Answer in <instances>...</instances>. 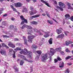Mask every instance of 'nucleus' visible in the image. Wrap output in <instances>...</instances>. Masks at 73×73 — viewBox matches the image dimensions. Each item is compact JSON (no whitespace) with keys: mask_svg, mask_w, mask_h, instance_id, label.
Masks as SVG:
<instances>
[{"mask_svg":"<svg viewBox=\"0 0 73 73\" xmlns=\"http://www.w3.org/2000/svg\"><path fill=\"white\" fill-rule=\"evenodd\" d=\"M70 19L71 21H73V16H72L71 17Z\"/></svg>","mask_w":73,"mask_h":73,"instance_id":"52","label":"nucleus"},{"mask_svg":"<svg viewBox=\"0 0 73 73\" xmlns=\"http://www.w3.org/2000/svg\"><path fill=\"white\" fill-rule=\"evenodd\" d=\"M11 20L12 21H14V20H15V18H13V17H12L11 18Z\"/></svg>","mask_w":73,"mask_h":73,"instance_id":"58","label":"nucleus"},{"mask_svg":"<svg viewBox=\"0 0 73 73\" xmlns=\"http://www.w3.org/2000/svg\"><path fill=\"white\" fill-rule=\"evenodd\" d=\"M56 32L58 35H60L61 33H62V31L60 29H56Z\"/></svg>","mask_w":73,"mask_h":73,"instance_id":"18","label":"nucleus"},{"mask_svg":"<svg viewBox=\"0 0 73 73\" xmlns=\"http://www.w3.org/2000/svg\"><path fill=\"white\" fill-rule=\"evenodd\" d=\"M7 24V22L6 21H3L2 23V25H6Z\"/></svg>","mask_w":73,"mask_h":73,"instance_id":"27","label":"nucleus"},{"mask_svg":"<svg viewBox=\"0 0 73 73\" xmlns=\"http://www.w3.org/2000/svg\"><path fill=\"white\" fill-rule=\"evenodd\" d=\"M68 41V42H69V44H72L73 42H72V41H71L69 40Z\"/></svg>","mask_w":73,"mask_h":73,"instance_id":"56","label":"nucleus"},{"mask_svg":"<svg viewBox=\"0 0 73 73\" xmlns=\"http://www.w3.org/2000/svg\"><path fill=\"white\" fill-rule=\"evenodd\" d=\"M20 53L21 54H25V55H26L27 53H29L28 54H29L28 56L29 58H30L31 59L32 58L31 56L32 55V52L28 51V50L26 48H25L24 50H22L20 52Z\"/></svg>","mask_w":73,"mask_h":73,"instance_id":"1","label":"nucleus"},{"mask_svg":"<svg viewBox=\"0 0 73 73\" xmlns=\"http://www.w3.org/2000/svg\"><path fill=\"white\" fill-rule=\"evenodd\" d=\"M30 9L31 10V11H32L33 10V7H30Z\"/></svg>","mask_w":73,"mask_h":73,"instance_id":"64","label":"nucleus"},{"mask_svg":"<svg viewBox=\"0 0 73 73\" xmlns=\"http://www.w3.org/2000/svg\"><path fill=\"white\" fill-rule=\"evenodd\" d=\"M67 5L68 6V9H72L73 10V7H72L70 5V3L69 2H67Z\"/></svg>","mask_w":73,"mask_h":73,"instance_id":"11","label":"nucleus"},{"mask_svg":"<svg viewBox=\"0 0 73 73\" xmlns=\"http://www.w3.org/2000/svg\"><path fill=\"white\" fill-rule=\"evenodd\" d=\"M9 54H13V58H15V52L13 51V49L11 48L9 49Z\"/></svg>","mask_w":73,"mask_h":73,"instance_id":"5","label":"nucleus"},{"mask_svg":"<svg viewBox=\"0 0 73 73\" xmlns=\"http://www.w3.org/2000/svg\"><path fill=\"white\" fill-rule=\"evenodd\" d=\"M50 53H51V54H49L50 56H53L54 55V52H55V50L53 48H50Z\"/></svg>","mask_w":73,"mask_h":73,"instance_id":"6","label":"nucleus"},{"mask_svg":"<svg viewBox=\"0 0 73 73\" xmlns=\"http://www.w3.org/2000/svg\"><path fill=\"white\" fill-rule=\"evenodd\" d=\"M57 59L58 61H61V59L58 56L57 57Z\"/></svg>","mask_w":73,"mask_h":73,"instance_id":"50","label":"nucleus"},{"mask_svg":"<svg viewBox=\"0 0 73 73\" xmlns=\"http://www.w3.org/2000/svg\"><path fill=\"white\" fill-rule=\"evenodd\" d=\"M32 48H34V49H36V48H37V46L34 44L32 45Z\"/></svg>","mask_w":73,"mask_h":73,"instance_id":"26","label":"nucleus"},{"mask_svg":"<svg viewBox=\"0 0 73 73\" xmlns=\"http://www.w3.org/2000/svg\"><path fill=\"white\" fill-rule=\"evenodd\" d=\"M64 37V35L61 34L60 35H58L56 37V38H63Z\"/></svg>","mask_w":73,"mask_h":73,"instance_id":"14","label":"nucleus"},{"mask_svg":"<svg viewBox=\"0 0 73 73\" xmlns=\"http://www.w3.org/2000/svg\"><path fill=\"white\" fill-rule=\"evenodd\" d=\"M54 63H56V62H58V60H57L56 59H54Z\"/></svg>","mask_w":73,"mask_h":73,"instance_id":"55","label":"nucleus"},{"mask_svg":"<svg viewBox=\"0 0 73 73\" xmlns=\"http://www.w3.org/2000/svg\"><path fill=\"white\" fill-rule=\"evenodd\" d=\"M64 62H62V64L61 66H59L60 68H62V67H64Z\"/></svg>","mask_w":73,"mask_h":73,"instance_id":"37","label":"nucleus"},{"mask_svg":"<svg viewBox=\"0 0 73 73\" xmlns=\"http://www.w3.org/2000/svg\"><path fill=\"white\" fill-rule=\"evenodd\" d=\"M36 36L35 35H29L28 37V38L29 40H28L29 42H32V40Z\"/></svg>","mask_w":73,"mask_h":73,"instance_id":"4","label":"nucleus"},{"mask_svg":"<svg viewBox=\"0 0 73 73\" xmlns=\"http://www.w3.org/2000/svg\"><path fill=\"white\" fill-rule=\"evenodd\" d=\"M31 23L32 24H35V25H37V22L35 21L31 22Z\"/></svg>","mask_w":73,"mask_h":73,"instance_id":"29","label":"nucleus"},{"mask_svg":"<svg viewBox=\"0 0 73 73\" xmlns=\"http://www.w3.org/2000/svg\"><path fill=\"white\" fill-rule=\"evenodd\" d=\"M0 53L2 55H3V56H5L7 54L6 51L4 50H1L0 51Z\"/></svg>","mask_w":73,"mask_h":73,"instance_id":"13","label":"nucleus"},{"mask_svg":"<svg viewBox=\"0 0 73 73\" xmlns=\"http://www.w3.org/2000/svg\"><path fill=\"white\" fill-rule=\"evenodd\" d=\"M60 47H59V48H56L55 49V50L57 51V52H60L61 50L62 49Z\"/></svg>","mask_w":73,"mask_h":73,"instance_id":"20","label":"nucleus"},{"mask_svg":"<svg viewBox=\"0 0 73 73\" xmlns=\"http://www.w3.org/2000/svg\"><path fill=\"white\" fill-rule=\"evenodd\" d=\"M66 52H68V53L70 52V51L69 50H68V48L66 49Z\"/></svg>","mask_w":73,"mask_h":73,"instance_id":"44","label":"nucleus"},{"mask_svg":"<svg viewBox=\"0 0 73 73\" xmlns=\"http://www.w3.org/2000/svg\"><path fill=\"white\" fill-rule=\"evenodd\" d=\"M14 50L15 51H17V50H21V48L19 47H17Z\"/></svg>","mask_w":73,"mask_h":73,"instance_id":"28","label":"nucleus"},{"mask_svg":"<svg viewBox=\"0 0 73 73\" xmlns=\"http://www.w3.org/2000/svg\"><path fill=\"white\" fill-rule=\"evenodd\" d=\"M60 53L61 54H62V55H64L65 54L64 52L62 51L60 52Z\"/></svg>","mask_w":73,"mask_h":73,"instance_id":"54","label":"nucleus"},{"mask_svg":"<svg viewBox=\"0 0 73 73\" xmlns=\"http://www.w3.org/2000/svg\"><path fill=\"white\" fill-rule=\"evenodd\" d=\"M14 40L15 41H19V39L17 38H15L14 39Z\"/></svg>","mask_w":73,"mask_h":73,"instance_id":"51","label":"nucleus"},{"mask_svg":"<svg viewBox=\"0 0 73 73\" xmlns=\"http://www.w3.org/2000/svg\"><path fill=\"white\" fill-rule=\"evenodd\" d=\"M23 38L24 40V44L25 45H27V39H26V37H25V36H23Z\"/></svg>","mask_w":73,"mask_h":73,"instance_id":"10","label":"nucleus"},{"mask_svg":"<svg viewBox=\"0 0 73 73\" xmlns=\"http://www.w3.org/2000/svg\"><path fill=\"white\" fill-rule=\"evenodd\" d=\"M40 15H35L32 16H31L30 17V18H31V19H33V18H36V17H40Z\"/></svg>","mask_w":73,"mask_h":73,"instance_id":"19","label":"nucleus"},{"mask_svg":"<svg viewBox=\"0 0 73 73\" xmlns=\"http://www.w3.org/2000/svg\"><path fill=\"white\" fill-rule=\"evenodd\" d=\"M67 64L68 65H72V64L70 63H68Z\"/></svg>","mask_w":73,"mask_h":73,"instance_id":"62","label":"nucleus"},{"mask_svg":"<svg viewBox=\"0 0 73 73\" xmlns=\"http://www.w3.org/2000/svg\"><path fill=\"white\" fill-rule=\"evenodd\" d=\"M64 17H65V19L66 20H68L69 19H70V15H69V14H66L65 16Z\"/></svg>","mask_w":73,"mask_h":73,"instance_id":"12","label":"nucleus"},{"mask_svg":"<svg viewBox=\"0 0 73 73\" xmlns=\"http://www.w3.org/2000/svg\"><path fill=\"white\" fill-rule=\"evenodd\" d=\"M9 29H12V30H15V29L13 25H10V26Z\"/></svg>","mask_w":73,"mask_h":73,"instance_id":"21","label":"nucleus"},{"mask_svg":"<svg viewBox=\"0 0 73 73\" xmlns=\"http://www.w3.org/2000/svg\"><path fill=\"white\" fill-rule=\"evenodd\" d=\"M27 25H23V26H22L21 28L22 29H23L24 28L26 27L27 28Z\"/></svg>","mask_w":73,"mask_h":73,"instance_id":"33","label":"nucleus"},{"mask_svg":"<svg viewBox=\"0 0 73 73\" xmlns=\"http://www.w3.org/2000/svg\"><path fill=\"white\" fill-rule=\"evenodd\" d=\"M64 32L66 36H67L68 33L69 32H68V31H65Z\"/></svg>","mask_w":73,"mask_h":73,"instance_id":"48","label":"nucleus"},{"mask_svg":"<svg viewBox=\"0 0 73 73\" xmlns=\"http://www.w3.org/2000/svg\"><path fill=\"white\" fill-rule=\"evenodd\" d=\"M41 1L43 3H44V4H46V5L48 6V7H49V5L46 2H45V1L43 0H41Z\"/></svg>","mask_w":73,"mask_h":73,"instance_id":"17","label":"nucleus"},{"mask_svg":"<svg viewBox=\"0 0 73 73\" xmlns=\"http://www.w3.org/2000/svg\"><path fill=\"white\" fill-rule=\"evenodd\" d=\"M58 5H59L60 7H61V8H65V5L64 3H63L61 2H59Z\"/></svg>","mask_w":73,"mask_h":73,"instance_id":"7","label":"nucleus"},{"mask_svg":"<svg viewBox=\"0 0 73 73\" xmlns=\"http://www.w3.org/2000/svg\"><path fill=\"white\" fill-rule=\"evenodd\" d=\"M20 61V59H17V62H19Z\"/></svg>","mask_w":73,"mask_h":73,"instance_id":"63","label":"nucleus"},{"mask_svg":"<svg viewBox=\"0 0 73 73\" xmlns=\"http://www.w3.org/2000/svg\"><path fill=\"white\" fill-rule=\"evenodd\" d=\"M71 58V56H68L66 58V60H68V59H69V58Z\"/></svg>","mask_w":73,"mask_h":73,"instance_id":"45","label":"nucleus"},{"mask_svg":"<svg viewBox=\"0 0 73 73\" xmlns=\"http://www.w3.org/2000/svg\"><path fill=\"white\" fill-rule=\"evenodd\" d=\"M64 73H69V70L68 69H67L66 70L64 71Z\"/></svg>","mask_w":73,"mask_h":73,"instance_id":"40","label":"nucleus"},{"mask_svg":"<svg viewBox=\"0 0 73 73\" xmlns=\"http://www.w3.org/2000/svg\"><path fill=\"white\" fill-rule=\"evenodd\" d=\"M24 12L26 13L28 12V10L25 8H23V12Z\"/></svg>","mask_w":73,"mask_h":73,"instance_id":"25","label":"nucleus"},{"mask_svg":"<svg viewBox=\"0 0 73 73\" xmlns=\"http://www.w3.org/2000/svg\"><path fill=\"white\" fill-rule=\"evenodd\" d=\"M45 12H46V16H47L48 17L50 18V15H49V13H48V12L47 11H46Z\"/></svg>","mask_w":73,"mask_h":73,"instance_id":"34","label":"nucleus"},{"mask_svg":"<svg viewBox=\"0 0 73 73\" xmlns=\"http://www.w3.org/2000/svg\"><path fill=\"white\" fill-rule=\"evenodd\" d=\"M33 31L31 29H30V30H29V32L27 33V34H28V35H31V33H33Z\"/></svg>","mask_w":73,"mask_h":73,"instance_id":"30","label":"nucleus"},{"mask_svg":"<svg viewBox=\"0 0 73 73\" xmlns=\"http://www.w3.org/2000/svg\"><path fill=\"white\" fill-rule=\"evenodd\" d=\"M47 22L48 23H49L50 24H51V25H52V24H53V21H50L49 20H48Z\"/></svg>","mask_w":73,"mask_h":73,"instance_id":"24","label":"nucleus"},{"mask_svg":"<svg viewBox=\"0 0 73 73\" xmlns=\"http://www.w3.org/2000/svg\"><path fill=\"white\" fill-rule=\"evenodd\" d=\"M14 69L15 70L16 72H18L19 71V68H15Z\"/></svg>","mask_w":73,"mask_h":73,"instance_id":"39","label":"nucleus"},{"mask_svg":"<svg viewBox=\"0 0 73 73\" xmlns=\"http://www.w3.org/2000/svg\"><path fill=\"white\" fill-rule=\"evenodd\" d=\"M54 3L55 4H56V5H57V1H54Z\"/></svg>","mask_w":73,"mask_h":73,"instance_id":"53","label":"nucleus"},{"mask_svg":"<svg viewBox=\"0 0 73 73\" xmlns=\"http://www.w3.org/2000/svg\"><path fill=\"white\" fill-rule=\"evenodd\" d=\"M48 42L50 44H52V38H50Z\"/></svg>","mask_w":73,"mask_h":73,"instance_id":"31","label":"nucleus"},{"mask_svg":"<svg viewBox=\"0 0 73 73\" xmlns=\"http://www.w3.org/2000/svg\"><path fill=\"white\" fill-rule=\"evenodd\" d=\"M36 52L39 55H41L42 53V51L41 50L37 51Z\"/></svg>","mask_w":73,"mask_h":73,"instance_id":"23","label":"nucleus"},{"mask_svg":"<svg viewBox=\"0 0 73 73\" xmlns=\"http://www.w3.org/2000/svg\"><path fill=\"white\" fill-rule=\"evenodd\" d=\"M8 45L10 47H11V48H15V45L13 44V43L11 42H10L8 44Z\"/></svg>","mask_w":73,"mask_h":73,"instance_id":"8","label":"nucleus"},{"mask_svg":"<svg viewBox=\"0 0 73 73\" xmlns=\"http://www.w3.org/2000/svg\"><path fill=\"white\" fill-rule=\"evenodd\" d=\"M4 11V9L3 8L0 9V12H1L0 14L2 13L3 12H2V11Z\"/></svg>","mask_w":73,"mask_h":73,"instance_id":"38","label":"nucleus"},{"mask_svg":"<svg viewBox=\"0 0 73 73\" xmlns=\"http://www.w3.org/2000/svg\"><path fill=\"white\" fill-rule=\"evenodd\" d=\"M41 56V59L42 62H44L45 60H47L48 58V54L47 53L46 54H42Z\"/></svg>","mask_w":73,"mask_h":73,"instance_id":"2","label":"nucleus"},{"mask_svg":"<svg viewBox=\"0 0 73 73\" xmlns=\"http://www.w3.org/2000/svg\"><path fill=\"white\" fill-rule=\"evenodd\" d=\"M52 19L53 20H54V21L56 22V23H58L57 21L56 20H55V19H54L53 18Z\"/></svg>","mask_w":73,"mask_h":73,"instance_id":"57","label":"nucleus"},{"mask_svg":"<svg viewBox=\"0 0 73 73\" xmlns=\"http://www.w3.org/2000/svg\"><path fill=\"white\" fill-rule=\"evenodd\" d=\"M39 58V56H36L35 58V60L36 61H38Z\"/></svg>","mask_w":73,"mask_h":73,"instance_id":"43","label":"nucleus"},{"mask_svg":"<svg viewBox=\"0 0 73 73\" xmlns=\"http://www.w3.org/2000/svg\"><path fill=\"white\" fill-rule=\"evenodd\" d=\"M24 61L23 60H21L20 63V65H23V64H24Z\"/></svg>","mask_w":73,"mask_h":73,"instance_id":"32","label":"nucleus"},{"mask_svg":"<svg viewBox=\"0 0 73 73\" xmlns=\"http://www.w3.org/2000/svg\"><path fill=\"white\" fill-rule=\"evenodd\" d=\"M42 15L43 16H46V14L45 13H43L42 14Z\"/></svg>","mask_w":73,"mask_h":73,"instance_id":"60","label":"nucleus"},{"mask_svg":"<svg viewBox=\"0 0 73 73\" xmlns=\"http://www.w3.org/2000/svg\"><path fill=\"white\" fill-rule=\"evenodd\" d=\"M20 17L21 18V19L22 20H24V21H23L21 23V24H22V25H23L25 23H28V22L27 21V19H25L24 18V17H23V15L21 16H20Z\"/></svg>","mask_w":73,"mask_h":73,"instance_id":"3","label":"nucleus"},{"mask_svg":"<svg viewBox=\"0 0 73 73\" xmlns=\"http://www.w3.org/2000/svg\"><path fill=\"white\" fill-rule=\"evenodd\" d=\"M66 46H68V45H69V42H68V41H66Z\"/></svg>","mask_w":73,"mask_h":73,"instance_id":"49","label":"nucleus"},{"mask_svg":"<svg viewBox=\"0 0 73 73\" xmlns=\"http://www.w3.org/2000/svg\"><path fill=\"white\" fill-rule=\"evenodd\" d=\"M56 8L57 9H60V11H63V9H62V8H61V7H60L59 6H58V5H56Z\"/></svg>","mask_w":73,"mask_h":73,"instance_id":"22","label":"nucleus"},{"mask_svg":"<svg viewBox=\"0 0 73 73\" xmlns=\"http://www.w3.org/2000/svg\"><path fill=\"white\" fill-rule=\"evenodd\" d=\"M18 56H19V57H21V58H22V59H23V60H25V61H26V60H27V59L26 58V57H25V56H23V55H21V54H19L18 55Z\"/></svg>","mask_w":73,"mask_h":73,"instance_id":"15","label":"nucleus"},{"mask_svg":"<svg viewBox=\"0 0 73 73\" xmlns=\"http://www.w3.org/2000/svg\"><path fill=\"white\" fill-rule=\"evenodd\" d=\"M6 46V45L5 43H3L2 44V46H3V47H4V46L5 47Z\"/></svg>","mask_w":73,"mask_h":73,"instance_id":"47","label":"nucleus"},{"mask_svg":"<svg viewBox=\"0 0 73 73\" xmlns=\"http://www.w3.org/2000/svg\"><path fill=\"white\" fill-rule=\"evenodd\" d=\"M27 29H32V27L30 26L27 25Z\"/></svg>","mask_w":73,"mask_h":73,"instance_id":"35","label":"nucleus"},{"mask_svg":"<svg viewBox=\"0 0 73 73\" xmlns=\"http://www.w3.org/2000/svg\"><path fill=\"white\" fill-rule=\"evenodd\" d=\"M36 13H37V11H36V10H35L34 11H31L29 12L30 15H34V14Z\"/></svg>","mask_w":73,"mask_h":73,"instance_id":"16","label":"nucleus"},{"mask_svg":"<svg viewBox=\"0 0 73 73\" xmlns=\"http://www.w3.org/2000/svg\"><path fill=\"white\" fill-rule=\"evenodd\" d=\"M3 37L4 38L5 37V38H9V36L4 35H3Z\"/></svg>","mask_w":73,"mask_h":73,"instance_id":"41","label":"nucleus"},{"mask_svg":"<svg viewBox=\"0 0 73 73\" xmlns=\"http://www.w3.org/2000/svg\"><path fill=\"white\" fill-rule=\"evenodd\" d=\"M49 35L48 34L44 35V37H49Z\"/></svg>","mask_w":73,"mask_h":73,"instance_id":"42","label":"nucleus"},{"mask_svg":"<svg viewBox=\"0 0 73 73\" xmlns=\"http://www.w3.org/2000/svg\"><path fill=\"white\" fill-rule=\"evenodd\" d=\"M15 7H21L22 6V4L21 3L19 2L15 4Z\"/></svg>","mask_w":73,"mask_h":73,"instance_id":"9","label":"nucleus"},{"mask_svg":"<svg viewBox=\"0 0 73 73\" xmlns=\"http://www.w3.org/2000/svg\"><path fill=\"white\" fill-rule=\"evenodd\" d=\"M35 32H39V31L38 30L36 29H33Z\"/></svg>","mask_w":73,"mask_h":73,"instance_id":"46","label":"nucleus"},{"mask_svg":"<svg viewBox=\"0 0 73 73\" xmlns=\"http://www.w3.org/2000/svg\"><path fill=\"white\" fill-rule=\"evenodd\" d=\"M26 61H27V62H33V61L32 60H28V59H26Z\"/></svg>","mask_w":73,"mask_h":73,"instance_id":"36","label":"nucleus"},{"mask_svg":"<svg viewBox=\"0 0 73 73\" xmlns=\"http://www.w3.org/2000/svg\"><path fill=\"white\" fill-rule=\"evenodd\" d=\"M44 33H45V34H48V33H49V32H45Z\"/></svg>","mask_w":73,"mask_h":73,"instance_id":"61","label":"nucleus"},{"mask_svg":"<svg viewBox=\"0 0 73 73\" xmlns=\"http://www.w3.org/2000/svg\"><path fill=\"white\" fill-rule=\"evenodd\" d=\"M13 11H14L15 12H16V10L14 8H13Z\"/></svg>","mask_w":73,"mask_h":73,"instance_id":"59","label":"nucleus"}]
</instances>
